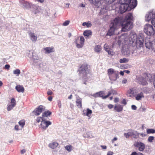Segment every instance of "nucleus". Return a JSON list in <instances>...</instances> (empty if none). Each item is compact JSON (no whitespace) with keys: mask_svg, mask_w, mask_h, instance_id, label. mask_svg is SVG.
I'll return each mask as SVG.
<instances>
[{"mask_svg":"<svg viewBox=\"0 0 155 155\" xmlns=\"http://www.w3.org/2000/svg\"><path fill=\"white\" fill-rule=\"evenodd\" d=\"M108 92L110 93L111 95V94H113V95H116L117 94V91L112 89H111Z\"/></svg>","mask_w":155,"mask_h":155,"instance_id":"c03bdc74","label":"nucleus"},{"mask_svg":"<svg viewBox=\"0 0 155 155\" xmlns=\"http://www.w3.org/2000/svg\"><path fill=\"white\" fill-rule=\"evenodd\" d=\"M44 49L45 51V53H49L54 51V48L52 47H46Z\"/></svg>","mask_w":155,"mask_h":155,"instance_id":"412c9836","label":"nucleus"},{"mask_svg":"<svg viewBox=\"0 0 155 155\" xmlns=\"http://www.w3.org/2000/svg\"><path fill=\"white\" fill-rule=\"evenodd\" d=\"M79 74L85 79H87L90 76L89 69L87 64H82L79 69Z\"/></svg>","mask_w":155,"mask_h":155,"instance_id":"39448f33","label":"nucleus"},{"mask_svg":"<svg viewBox=\"0 0 155 155\" xmlns=\"http://www.w3.org/2000/svg\"><path fill=\"white\" fill-rule=\"evenodd\" d=\"M83 34L85 36L88 37L92 35V32L91 30H86L84 31Z\"/></svg>","mask_w":155,"mask_h":155,"instance_id":"473e14b6","label":"nucleus"},{"mask_svg":"<svg viewBox=\"0 0 155 155\" xmlns=\"http://www.w3.org/2000/svg\"><path fill=\"white\" fill-rule=\"evenodd\" d=\"M87 137V138H92L93 137L91 134L90 132L86 134Z\"/></svg>","mask_w":155,"mask_h":155,"instance_id":"3c124183","label":"nucleus"},{"mask_svg":"<svg viewBox=\"0 0 155 155\" xmlns=\"http://www.w3.org/2000/svg\"><path fill=\"white\" fill-rule=\"evenodd\" d=\"M152 24L155 27V18H153L151 21Z\"/></svg>","mask_w":155,"mask_h":155,"instance_id":"5fc2aeb1","label":"nucleus"},{"mask_svg":"<svg viewBox=\"0 0 155 155\" xmlns=\"http://www.w3.org/2000/svg\"><path fill=\"white\" fill-rule=\"evenodd\" d=\"M120 22L121 18L120 17H117L115 18L110 24V29L106 35V36H111L113 35L114 33L115 30L117 28V26L120 25Z\"/></svg>","mask_w":155,"mask_h":155,"instance_id":"7ed1b4c3","label":"nucleus"},{"mask_svg":"<svg viewBox=\"0 0 155 155\" xmlns=\"http://www.w3.org/2000/svg\"><path fill=\"white\" fill-rule=\"evenodd\" d=\"M44 107L42 105L39 106L36 108L33 112L34 114L36 116L40 115L44 110Z\"/></svg>","mask_w":155,"mask_h":155,"instance_id":"2eb2a0df","label":"nucleus"},{"mask_svg":"<svg viewBox=\"0 0 155 155\" xmlns=\"http://www.w3.org/2000/svg\"><path fill=\"white\" fill-rule=\"evenodd\" d=\"M113 153L112 151L108 152L107 155H113Z\"/></svg>","mask_w":155,"mask_h":155,"instance_id":"774afa93","label":"nucleus"},{"mask_svg":"<svg viewBox=\"0 0 155 155\" xmlns=\"http://www.w3.org/2000/svg\"><path fill=\"white\" fill-rule=\"evenodd\" d=\"M10 66L9 64H6L5 65V68L6 69H9Z\"/></svg>","mask_w":155,"mask_h":155,"instance_id":"052dcab7","label":"nucleus"},{"mask_svg":"<svg viewBox=\"0 0 155 155\" xmlns=\"http://www.w3.org/2000/svg\"><path fill=\"white\" fill-rule=\"evenodd\" d=\"M70 23L69 20H67L65 21L62 24L63 26H66L68 25Z\"/></svg>","mask_w":155,"mask_h":155,"instance_id":"de8ad7c7","label":"nucleus"},{"mask_svg":"<svg viewBox=\"0 0 155 155\" xmlns=\"http://www.w3.org/2000/svg\"><path fill=\"white\" fill-rule=\"evenodd\" d=\"M120 68L122 69H124L126 68V66L123 64L121 65L120 66Z\"/></svg>","mask_w":155,"mask_h":155,"instance_id":"4d7b16f0","label":"nucleus"},{"mask_svg":"<svg viewBox=\"0 0 155 155\" xmlns=\"http://www.w3.org/2000/svg\"><path fill=\"white\" fill-rule=\"evenodd\" d=\"M30 58L32 57L33 59H34V61L35 62V60H38L39 59V58L38 56H34V54L32 53V55H31L30 56H29Z\"/></svg>","mask_w":155,"mask_h":155,"instance_id":"a18cd8bd","label":"nucleus"},{"mask_svg":"<svg viewBox=\"0 0 155 155\" xmlns=\"http://www.w3.org/2000/svg\"><path fill=\"white\" fill-rule=\"evenodd\" d=\"M92 26V24L90 21H88L87 22L86 26L87 28L91 27Z\"/></svg>","mask_w":155,"mask_h":155,"instance_id":"864d4df0","label":"nucleus"},{"mask_svg":"<svg viewBox=\"0 0 155 155\" xmlns=\"http://www.w3.org/2000/svg\"><path fill=\"white\" fill-rule=\"evenodd\" d=\"M58 107L59 108H61V102L60 101H58Z\"/></svg>","mask_w":155,"mask_h":155,"instance_id":"0e129e2a","label":"nucleus"},{"mask_svg":"<svg viewBox=\"0 0 155 155\" xmlns=\"http://www.w3.org/2000/svg\"><path fill=\"white\" fill-rule=\"evenodd\" d=\"M101 0H88L90 4L94 6H98L99 3Z\"/></svg>","mask_w":155,"mask_h":155,"instance_id":"a878e982","label":"nucleus"},{"mask_svg":"<svg viewBox=\"0 0 155 155\" xmlns=\"http://www.w3.org/2000/svg\"><path fill=\"white\" fill-rule=\"evenodd\" d=\"M132 137L135 139L139 138V133H138L136 131L132 130Z\"/></svg>","mask_w":155,"mask_h":155,"instance_id":"b1692460","label":"nucleus"},{"mask_svg":"<svg viewBox=\"0 0 155 155\" xmlns=\"http://www.w3.org/2000/svg\"><path fill=\"white\" fill-rule=\"evenodd\" d=\"M15 89L18 92L23 93L24 91V88L23 86L20 85H17L15 87Z\"/></svg>","mask_w":155,"mask_h":155,"instance_id":"bb28decb","label":"nucleus"},{"mask_svg":"<svg viewBox=\"0 0 155 155\" xmlns=\"http://www.w3.org/2000/svg\"><path fill=\"white\" fill-rule=\"evenodd\" d=\"M84 38L83 36L80 37V39L79 37H77L75 39L74 42L78 48H80L83 47L84 44Z\"/></svg>","mask_w":155,"mask_h":155,"instance_id":"1a4fd4ad","label":"nucleus"},{"mask_svg":"<svg viewBox=\"0 0 155 155\" xmlns=\"http://www.w3.org/2000/svg\"><path fill=\"white\" fill-rule=\"evenodd\" d=\"M147 134H154L155 133V130L152 129H148L147 130Z\"/></svg>","mask_w":155,"mask_h":155,"instance_id":"79ce46f5","label":"nucleus"},{"mask_svg":"<svg viewBox=\"0 0 155 155\" xmlns=\"http://www.w3.org/2000/svg\"><path fill=\"white\" fill-rule=\"evenodd\" d=\"M140 135L142 137H143L146 136V134L143 133H139V136Z\"/></svg>","mask_w":155,"mask_h":155,"instance_id":"680f3d73","label":"nucleus"},{"mask_svg":"<svg viewBox=\"0 0 155 155\" xmlns=\"http://www.w3.org/2000/svg\"><path fill=\"white\" fill-rule=\"evenodd\" d=\"M120 12L122 14L127 10L135 8L137 5V0H120Z\"/></svg>","mask_w":155,"mask_h":155,"instance_id":"f03ea898","label":"nucleus"},{"mask_svg":"<svg viewBox=\"0 0 155 155\" xmlns=\"http://www.w3.org/2000/svg\"><path fill=\"white\" fill-rule=\"evenodd\" d=\"M13 73L16 74V76H18L21 73V71L19 69H16L13 71Z\"/></svg>","mask_w":155,"mask_h":155,"instance_id":"58836bf2","label":"nucleus"},{"mask_svg":"<svg viewBox=\"0 0 155 155\" xmlns=\"http://www.w3.org/2000/svg\"><path fill=\"white\" fill-rule=\"evenodd\" d=\"M137 80L139 84L142 85H146L148 82H151L153 81V76L150 74H146L144 76H140L137 78Z\"/></svg>","mask_w":155,"mask_h":155,"instance_id":"20e7f679","label":"nucleus"},{"mask_svg":"<svg viewBox=\"0 0 155 155\" xmlns=\"http://www.w3.org/2000/svg\"><path fill=\"white\" fill-rule=\"evenodd\" d=\"M118 74L116 72L112 75L109 76L110 79L113 81H115L117 79Z\"/></svg>","mask_w":155,"mask_h":155,"instance_id":"4be33fe9","label":"nucleus"},{"mask_svg":"<svg viewBox=\"0 0 155 155\" xmlns=\"http://www.w3.org/2000/svg\"><path fill=\"white\" fill-rule=\"evenodd\" d=\"M101 50V47L100 45H96L94 48L95 51L97 53L99 52Z\"/></svg>","mask_w":155,"mask_h":155,"instance_id":"72a5a7b5","label":"nucleus"},{"mask_svg":"<svg viewBox=\"0 0 155 155\" xmlns=\"http://www.w3.org/2000/svg\"><path fill=\"white\" fill-rule=\"evenodd\" d=\"M73 147L71 145H67L65 147V149L68 152H71L73 149Z\"/></svg>","mask_w":155,"mask_h":155,"instance_id":"4c0bfd02","label":"nucleus"},{"mask_svg":"<svg viewBox=\"0 0 155 155\" xmlns=\"http://www.w3.org/2000/svg\"><path fill=\"white\" fill-rule=\"evenodd\" d=\"M154 29L153 26L149 24H147L144 26V31L148 36L146 37L145 39L147 37L152 36L154 31Z\"/></svg>","mask_w":155,"mask_h":155,"instance_id":"0eeeda50","label":"nucleus"},{"mask_svg":"<svg viewBox=\"0 0 155 155\" xmlns=\"http://www.w3.org/2000/svg\"><path fill=\"white\" fill-rule=\"evenodd\" d=\"M44 118H43L42 117H38L35 120V123H39L40 122H41L42 120H43Z\"/></svg>","mask_w":155,"mask_h":155,"instance_id":"ea45409f","label":"nucleus"},{"mask_svg":"<svg viewBox=\"0 0 155 155\" xmlns=\"http://www.w3.org/2000/svg\"><path fill=\"white\" fill-rule=\"evenodd\" d=\"M114 101L115 103H117L119 101V98L117 97L115 98Z\"/></svg>","mask_w":155,"mask_h":155,"instance_id":"69168bd1","label":"nucleus"},{"mask_svg":"<svg viewBox=\"0 0 155 155\" xmlns=\"http://www.w3.org/2000/svg\"><path fill=\"white\" fill-rule=\"evenodd\" d=\"M145 45L146 48L149 49H151L155 52V40L149 37H147L145 39Z\"/></svg>","mask_w":155,"mask_h":155,"instance_id":"423d86ee","label":"nucleus"},{"mask_svg":"<svg viewBox=\"0 0 155 155\" xmlns=\"http://www.w3.org/2000/svg\"><path fill=\"white\" fill-rule=\"evenodd\" d=\"M110 95H111V93H110L108 92V94L107 95L105 96H104L103 95V96L102 97V98L103 99H105L106 98H107L108 97H109Z\"/></svg>","mask_w":155,"mask_h":155,"instance_id":"603ef678","label":"nucleus"},{"mask_svg":"<svg viewBox=\"0 0 155 155\" xmlns=\"http://www.w3.org/2000/svg\"><path fill=\"white\" fill-rule=\"evenodd\" d=\"M85 4H84L82 3H80L79 4V6L81 7H83L84 8L85 7Z\"/></svg>","mask_w":155,"mask_h":155,"instance_id":"e2e57ef3","label":"nucleus"},{"mask_svg":"<svg viewBox=\"0 0 155 155\" xmlns=\"http://www.w3.org/2000/svg\"><path fill=\"white\" fill-rule=\"evenodd\" d=\"M20 3L22 7L24 8L28 9L31 8V4L25 0H19Z\"/></svg>","mask_w":155,"mask_h":155,"instance_id":"4468645a","label":"nucleus"},{"mask_svg":"<svg viewBox=\"0 0 155 155\" xmlns=\"http://www.w3.org/2000/svg\"><path fill=\"white\" fill-rule=\"evenodd\" d=\"M104 48L105 50L108 52L109 55L111 56H113L114 54L112 49H111L110 47L107 44H105L104 45Z\"/></svg>","mask_w":155,"mask_h":155,"instance_id":"a211bd4d","label":"nucleus"},{"mask_svg":"<svg viewBox=\"0 0 155 155\" xmlns=\"http://www.w3.org/2000/svg\"><path fill=\"white\" fill-rule=\"evenodd\" d=\"M51 114V112L49 111H45L43 114L42 116L43 118H45V117H47L48 116H49Z\"/></svg>","mask_w":155,"mask_h":155,"instance_id":"7c9ffc66","label":"nucleus"},{"mask_svg":"<svg viewBox=\"0 0 155 155\" xmlns=\"http://www.w3.org/2000/svg\"><path fill=\"white\" fill-rule=\"evenodd\" d=\"M121 52L123 54L127 55L130 54V51L128 48H126L125 49L124 48H123L122 49Z\"/></svg>","mask_w":155,"mask_h":155,"instance_id":"5701e85b","label":"nucleus"},{"mask_svg":"<svg viewBox=\"0 0 155 155\" xmlns=\"http://www.w3.org/2000/svg\"><path fill=\"white\" fill-rule=\"evenodd\" d=\"M47 94L48 95H51L53 94V92L51 90L48 91L47 92Z\"/></svg>","mask_w":155,"mask_h":155,"instance_id":"bf43d9fd","label":"nucleus"},{"mask_svg":"<svg viewBox=\"0 0 155 155\" xmlns=\"http://www.w3.org/2000/svg\"><path fill=\"white\" fill-rule=\"evenodd\" d=\"M58 145V144L57 142H54L50 143L48 146L52 149H54L57 147Z\"/></svg>","mask_w":155,"mask_h":155,"instance_id":"c756f323","label":"nucleus"},{"mask_svg":"<svg viewBox=\"0 0 155 155\" xmlns=\"http://www.w3.org/2000/svg\"><path fill=\"white\" fill-rule=\"evenodd\" d=\"M107 4H110L114 2L115 0H104Z\"/></svg>","mask_w":155,"mask_h":155,"instance_id":"49530a36","label":"nucleus"},{"mask_svg":"<svg viewBox=\"0 0 155 155\" xmlns=\"http://www.w3.org/2000/svg\"><path fill=\"white\" fill-rule=\"evenodd\" d=\"M15 106L12 105V104L10 105H9L7 107V110L8 111H10Z\"/></svg>","mask_w":155,"mask_h":155,"instance_id":"8fccbe9b","label":"nucleus"},{"mask_svg":"<svg viewBox=\"0 0 155 155\" xmlns=\"http://www.w3.org/2000/svg\"><path fill=\"white\" fill-rule=\"evenodd\" d=\"M28 35L30 40L33 42H35L37 40V35L34 32L29 31L28 32Z\"/></svg>","mask_w":155,"mask_h":155,"instance_id":"f3484780","label":"nucleus"},{"mask_svg":"<svg viewBox=\"0 0 155 155\" xmlns=\"http://www.w3.org/2000/svg\"><path fill=\"white\" fill-rule=\"evenodd\" d=\"M131 108L133 110H135L137 109V107L135 105H132L131 106Z\"/></svg>","mask_w":155,"mask_h":155,"instance_id":"13d9d810","label":"nucleus"},{"mask_svg":"<svg viewBox=\"0 0 155 155\" xmlns=\"http://www.w3.org/2000/svg\"><path fill=\"white\" fill-rule=\"evenodd\" d=\"M132 130H130L127 133H125L124 134V136L127 138L132 137Z\"/></svg>","mask_w":155,"mask_h":155,"instance_id":"f704fd0d","label":"nucleus"},{"mask_svg":"<svg viewBox=\"0 0 155 155\" xmlns=\"http://www.w3.org/2000/svg\"><path fill=\"white\" fill-rule=\"evenodd\" d=\"M107 74L109 76L113 74L114 73L117 72L115 71L114 70L113 68H110L107 70Z\"/></svg>","mask_w":155,"mask_h":155,"instance_id":"2f4dec72","label":"nucleus"},{"mask_svg":"<svg viewBox=\"0 0 155 155\" xmlns=\"http://www.w3.org/2000/svg\"><path fill=\"white\" fill-rule=\"evenodd\" d=\"M134 97L136 100L137 101L140 100L144 97L143 93L142 92L137 94Z\"/></svg>","mask_w":155,"mask_h":155,"instance_id":"aec40b11","label":"nucleus"},{"mask_svg":"<svg viewBox=\"0 0 155 155\" xmlns=\"http://www.w3.org/2000/svg\"><path fill=\"white\" fill-rule=\"evenodd\" d=\"M45 118H44L41 122V127L44 130H45L49 125L51 124V121H45Z\"/></svg>","mask_w":155,"mask_h":155,"instance_id":"ddd939ff","label":"nucleus"},{"mask_svg":"<svg viewBox=\"0 0 155 155\" xmlns=\"http://www.w3.org/2000/svg\"><path fill=\"white\" fill-rule=\"evenodd\" d=\"M129 41L133 46H136L137 49H143L144 35L142 33L137 35L134 32H131L130 35Z\"/></svg>","mask_w":155,"mask_h":155,"instance_id":"f257e3e1","label":"nucleus"},{"mask_svg":"<svg viewBox=\"0 0 155 155\" xmlns=\"http://www.w3.org/2000/svg\"><path fill=\"white\" fill-rule=\"evenodd\" d=\"M134 146L138 148V150L140 151H143L145 148V145L143 143L140 141H137L134 144Z\"/></svg>","mask_w":155,"mask_h":155,"instance_id":"f8f14e48","label":"nucleus"},{"mask_svg":"<svg viewBox=\"0 0 155 155\" xmlns=\"http://www.w3.org/2000/svg\"><path fill=\"white\" fill-rule=\"evenodd\" d=\"M104 92L103 91H100L98 92H97L93 94V96L94 97H101L103 95Z\"/></svg>","mask_w":155,"mask_h":155,"instance_id":"cd10ccee","label":"nucleus"},{"mask_svg":"<svg viewBox=\"0 0 155 155\" xmlns=\"http://www.w3.org/2000/svg\"><path fill=\"white\" fill-rule=\"evenodd\" d=\"M133 17L131 13H129L127 14L125 18V20L126 21H130L133 19Z\"/></svg>","mask_w":155,"mask_h":155,"instance_id":"393cba45","label":"nucleus"},{"mask_svg":"<svg viewBox=\"0 0 155 155\" xmlns=\"http://www.w3.org/2000/svg\"><path fill=\"white\" fill-rule=\"evenodd\" d=\"M84 111V112L85 111ZM85 111V112L84 113V114L88 116L91 114L92 113V110L88 108Z\"/></svg>","mask_w":155,"mask_h":155,"instance_id":"c9c22d12","label":"nucleus"},{"mask_svg":"<svg viewBox=\"0 0 155 155\" xmlns=\"http://www.w3.org/2000/svg\"><path fill=\"white\" fill-rule=\"evenodd\" d=\"M18 124L20 126L23 128L25 125V121L24 120H21L19 122Z\"/></svg>","mask_w":155,"mask_h":155,"instance_id":"a19ab883","label":"nucleus"},{"mask_svg":"<svg viewBox=\"0 0 155 155\" xmlns=\"http://www.w3.org/2000/svg\"><path fill=\"white\" fill-rule=\"evenodd\" d=\"M154 137L152 136H149L148 138L147 141L149 142L152 143L154 139Z\"/></svg>","mask_w":155,"mask_h":155,"instance_id":"37998d69","label":"nucleus"},{"mask_svg":"<svg viewBox=\"0 0 155 155\" xmlns=\"http://www.w3.org/2000/svg\"><path fill=\"white\" fill-rule=\"evenodd\" d=\"M11 103L12 105H13V106H15L16 103L15 101L14 98H12L11 99Z\"/></svg>","mask_w":155,"mask_h":155,"instance_id":"09e8293b","label":"nucleus"},{"mask_svg":"<svg viewBox=\"0 0 155 155\" xmlns=\"http://www.w3.org/2000/svg\"><path fill=\"white\" fill-rule=\"evenodd\" d=\"M114 109L117 112H121L123 110V106L118 104L115 105L114 107Z\"/></svg>","mask_w":155,"mask_h":155,"instance_id":"6ab92c4d","label":"nucleus"},{"mask_svg":"<svg viewBox=\"0 0 155 155\" xmlns=\"http://www.w3.org/2000/svg\"><path fill=\"white\" fill-rule=\"evenodd\" d=\"M129 59L126 58H124L120 59L119 62L120 63H126L128 62Z\"/></svg>","mask_w":155,"mask_h":155,"instance_id":"e433bc0d","label":"nucleus"},{"mask_svg":"<svg viewBox=\"0 0 155 155\" xmlns=\"http://www.w3.org/2000/svg\"><path fill=\"white\" fill-rule=\"evenodd\" d=\"M128 39L127 34L126 33H124L118 37V43L119 45H120L121 43L124 44L126 43L125 41H127Z\"/></svg>","mask_w":155,"mask_h":155,"instance_id":"9b49d317","label":"nucleus"},{"mask_svg":"<svg viewBox=\"0 0 155 155\" xmlns=\"http://www.w3.org/2000/svg\"><path fill=\"white\" fill-rule=\"evenodd\" d=\"M108 107L109 109H111L113 108V106L111 104H109L108 105Z\"/></svg>","mask_w":155,"mask_h":155,"instance_id":"338daca9","label":"nucleus"},{"mask_svg":"<svg viewBox=\"0 0 155 155\" xmlns=\"http://www.w3.org/2000/svg\"><path fill=\"white\" fill-rule=\"evenodd\" d=\"M76 102L77 105L79 108H81L82 106V99L81 98H77L76 100Z\"/></svg>","mask_w":155,"mask_h":155,"instance_id":"c85d7f7f","label":"nucleus"},{"mask_svg":"<svg viewBox=\"0 0 155 155\" xmlns=\"http://www.w3.org/2000/svg\"><path fill=\"white\" fill-rule=\"evenodd\" d=\"M139 92V88L137 87H134L127 91V95L128 97H132L135 95Z\"/></svg>","mask_w":155,"mask_h":155,"instance_id":"9d476101","label":"nucleus"},{"mask_svg":"<svg viewBox=\"0 0 155 155\" xmlns=\"http://www.w3.org/2000/svg\"><path fill=\"white\" fill-rule=\"evenodd\" d=\"M155 18V11H152L147 14L146 15V20L149 21L151 19H153Z\"/></svg>","mask_w":155,"mask_h":155,"instance_id":"dca6fc26","label":"nucleus"},{"mask_svg":"<svg viewBox=\"0 0 155 155\" xmlns=\"http://www.w3.org/2000/svg\"><path fill=\"white\" fill-rule=\"evenodd\" d=\"M106 8H102L101 9L100 12L101 13H102L103 12H106L107 11H106Z\"/></svg>","mask_w":155,"mask_h":155,"instance_id":"6e6d98bb","label":"nucleus"},{"mask_svg":"<svg viewBox=\"0 0 155 155\" xmlns=\"http://www.w3.org/2000/svg\"><path fill=\"white\" fill-rule=\"evenodd\" d=\"M121 22L120 24L122 26V31L124 32H126L131 29L133 27V23L130 21H124L122 23L121 22Z\"/></svg>","mask_w":155,"mask_h":155,"instance_id":"6e6552de","label":"nucleus"}]
</instances>
